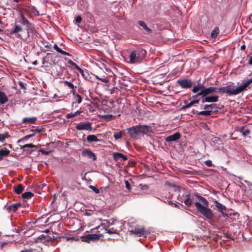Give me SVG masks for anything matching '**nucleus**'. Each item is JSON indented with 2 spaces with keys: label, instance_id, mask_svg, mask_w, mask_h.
I'll list each match as a JSON object with an SVG mask.
<instances>
[{
  "label": "nucleus",
  "instance_id": "79ce46f5",
  "mask_svg": "<svg viewBox=\"0 0 252 252\" xmlns=\"http://www.w3.org/2000/svg\"><path fill=\"white\" fill-rule=\"evenodd\" d=\"M33 136H34V134H31L27 135L23 138L18 140V142L19 143V142H21L23 139H28Z\"/></svg>",
  "mask_w": 252,
  "mask_h": 252
},
{
  "label": "nucleus",
  "instance_id": "8fccbe9b",
  "mask_svg": "<svg viewBox=\"0 0 252 252\" xmlns=\"http://www.w3.org/2000/svg\"><path fill=\"white\" fill-rule=\"evenodd\" d=\"M104 117L106 119H107L109 120H111L114 119V116H113L112 115H105Z\"/></svg>",
  "mask_w": 252,
  "mask_h": 252
},
{
  "label": "nucleus",
  "instance_id": "774afa93",
  "mask_svg": "<svg viewBox=\"0 0 252 252\" xmlns=\"http://www.w3.org/2000/svg\"><path fill=\"white\" fill-rule=\"evenodd\" d=\"M14 0V1H15V2H18V1H19V0Z\"/></svg>",
  "mask_w": 252,
  "mask_h": 252
},
{
  "label": "nucleus",
  "instance_id": "cd10ccee",
  "mask_svg": "<svg viewBox=\"0 0 252 252\" xmlns=\"http://www.w3.org/2000/svg\"><path fill=\"white\" fill-rule=\"evenodd\" d=\"M215 203H216V207L218 208L219 211L222 212L223 210L225 209V206L218 202L217 200L215 201Z\"/></svg>",
  "mask_w": 252,
  "mask_h": 252
},
{
  "label": "nucleus",
  "instance_id": "de8ad7c7",
  "mask_svg": "<svg viewBox=\"0 0 252 252\" xmlns=\"http://www.w3.org/2000/svg\"><path fill=\"white\" fill-rule=\"evenodd\" d=\"M192 105H193V103L192 102V101H190L189 103L188 104H187L185 106H184L183 107V109H187V108H189Z\"/></svg>",
  "mask_w": 252,
  "mask_h": 252
},
{
  "label": "nucleus",
  "instance_id": "37998d69",
  "mask_svg": "<svg viewBox=\"0 0 252 252\" xmlns=\"http://www.w3.org/2000/svg\"><path fill=\"white\" fill-rule=\"evenodd\" d=\"M89 188L91 189L95 193H98L99 192V189L93 186H90Z\"/></svg>",
  "mask_w": 252,
  "mask_h": 252
},
{
  "label": "nucleus",
  "instance_id": "dca6fc26",
  "mask_svg": "<svg viewBox=\"0 0 252 252\" xmlns=\"http://www.w3.org/2000/svg\"><path fill=\"white\" fill-rule=\"evenodd\" d=\"M99 238V236L97 234H89L82 238V241L89 242L91 240H97Z\"/></svg>",
  "mask_w": 252,
  "mask_h": 252
},
{
  "label": "nucleus",
  "instance_id": "69168bd1",
  "mask_svg": "<svg viewBox=\"0 0 252 252\" xmlns=\"http://www.w3.org/2000/svg\"><path fill=\"white\" fill-rule=\"evenodd\" d=\"M168 204L170 205H171V204H172V202L171 201H170L168 202Z\"/></svg>",
  "mask_w": 252,
  "mask_h": 252
},
{
  "label": "nucleus",
  "instance_id": "4be33fe9",
  "mask_svg": "<svg viewBox=\"0 0 252 252\" xmlns=\"http://www.w3.org/2000/svg\"><path fill=\"white\" fill-rule=\"evenodd\" d=\"M87 141L88 142L91 143L93 142H98L100 140L98 139L94 135H89L87 136Z\"/></svg>",
  "mask_w": 252,
  "mask_h": 252
},
{
  "label": "nucleus",
  "instance_id": "f257e3e1",
  "mask_svg": "<svg viewBox=\"0 0 252 252\" xmlns=\"http://www.w3.org/2000/svg\"><path fill=\"white\" fill-rule=\"evenodd\" d=\"M195 196L199 200L200 202L196 201L193 202V197H191L190 195L188 194L186 195V199L184 200V202L187 206H190L194 204L195 206L196 210L206 219L208 220L212 219L214 217V214L212 210L208 207L209 202L204 197L198 194H196Z\"/></svg>",
  "mask_w": 252,
  "mask_h": 252
},
{
  "label": "nucleus",
  "instance_id": "e2e57ef3",
  "mask_svg": "<svg viewBox=\"0 0 252 252\" xmlns=\"http://www.w3.org/2000/svg\"><path fill=\"white\" fill-rule=\"evenodd\" d=\"M37 63V62L36 61H34L33 63H32V64H34V65H36Z\"/></svg>",
  "mask_w": 252,
  "mask_h": 252
},
{
  "label": "nucleus",
  "instance_id": "7c9ffc66",
  "mask_svg": "<svg viewBox=\"0 0 252 252\" xmlns=\"http://www.w3.org/2000/svg\"><path fill=\"white\" fill-rule=\"evenodd\" d=\"M22 196L24 198L30 199L33 196V194L30 191H27L23 193Z\"/></svg>",
  "mask_w": 252,
  "mask_h": 252
},
{
  "label": "nucleus",
  "instance_id": "0e129e2a",
  "mask_svg": "<svg viewBox=\"0 0 252 252\" xmlns=\"http://www.w3.org/2000/svg\"><path fill=\"white\" fill-rule=\"evenodd\" d=\"M174 206L175 207H179V206H178V205L177 203H174Z\"/></svg>",
  "mask_w": 252,
  "mask_h": 252
},
{
  "label": "nucleus",
  "instance_id": "2eb2a0df",
  "mask_svg": "<svg viewBox=\"0 0 252 252\" xmlns=\"http://www.w3.org/2000/svg\"><path fill=\"white\" fill-rule=\"evenodd\" d=\"M138 127L139 132L142 133H146L147 132H150L152 129V127L150 126L139 125H137Z\"/></svg>",
  "mask_w": 252,
  "mask_h": 252
},
{
  "label": "nucleus",
  "instance_id": "f03ea898",
  "mask_svg": "<svg viewBox=\"0 0 252 252\" xmlns=\"http://www.w3.org/2000/svg\"><path fill=\"white\" fill-rule=\"evenodd\" d=\"M252 83V79H248L244 81L241 85L238 87L232 85L227 86L226 94L230 96L237 95L243 91L247 90L248 86Z\"/></svg>",
  "mask_w": 252,
  "mask_h": 252
},
{
  "label": "nucleus",
  "instance_id": "4d7b16f0",
  "mask_svg": "<svg viewBox=\"0 0 252 252\" xmlns=\"http://www.w3.org/2000/svg\"><path fill=\"white\" fill-rule=\"evenodd\" d=\"M199 99H195V100H193L192 101V102L193 103V104L194 105V104H197V103H198L199 102Z\"/></svg>",
  "mask_w": 252,
  "mask_h": 252
},
{
  "label": "nucleus",
  "instance_id": "c756f323",
  "mask_svg": "<svg viewBox=\"0 0 252 252\" xmlns=\"http://www.w3.org/2000/svg\"><path fill=\"white\" fill-rule=\"evenodd\" d=\"M80 113H81L80 111H77L76 112H75L74 113L71 112L66 115V118L67 119L72 118L74 117L77 116L78 115L80 114Z\"/></svg>",
  "mask_w": 252,
  "mask_h": 252
},
{
  "label": "nucleus",
  "instance_id": "473e14b6",
  "mask_svg": "<svg viewBox=\"0 0 252 252\" xmlns=\"http://www.w3.org/2000/svg\"><path fill=\"white\" fill-rule=\"evenodd\" d=\"M217 105L216 104H211L209 105H204L202 106V108L204 109H206L208 108H211V109L217 108Z\"/></svg>",
  "mask_w": 252,
  "mask_h": 252
},
{
  "label": "nucleus",
  "instance_id": "603ef678",
  "mask_svg": "<svg viewBox=\"0 0 252 252\" xmlns=\"http://www.w3.org/2000/svg\"><path fill=\"white\" fill-rule=\"evenodd\" d=\"M201 93H202V90L200 92L198 93L197 94L193 95L192 97L193 98H196L197 96L201 95L203 97H204V96H203V94H201Z\"/></svg>",
  "mask_w": 252,
  "mask_h": 252
},
{
  "label": "nucleus",
  "instance_id": "c03bdc74",
  "mask_svg": "<svg viewBox=\"0 0 252 252\" xmlns=\"http://www.w3.org/2000/svg\"><path fill=\"white\" fill-rule=\"evenodd\" d=\"M204 164L208 167H212L213 164L211 160H207L205 161Z\"/></svg>",
  "mask_w": 252,
  "mask_h": 252
},
{
  "label": "nucleus",
  "instance_id": "a19ab883",
  "mask_svg": "<svg viewBox=\"0 0 252 252\" xmlns=\"http://www.w3.org/2000/svg\"><path fill=\"white\" fill-rule=\"evenodd\" d=\"M226 90H227V86L220 87V88L218 89V93H226Z\"/></svg>",
  "mask_w": 252,
  "mask_h": 252
},
{
  "label": "nucleus",
  "instance_id": "c9c22d12",
  "mask_svg": "<svg viewBox=\"0 0 252 252\" xmlns=\"http://www.w3.org/2000/svg\"><path fill=\"white\" fill-rule=\"evenodd\" d=\"M105 230L109 234H116L118 233V230L115 229L114 228H111L110 229L105 228Z\"/></svg>",
  "mask_w": 252,
  "mask_h": 252
},
{
  "label": "nucleus",
  "instance_id": "09e8293b",
  "mask_svg": "<svg viewBox=\"0 0 252 252\" xmlns=\"http://www.w3.org/2000/svg\"><path fill=\"white\" fill-rule=\"evenodd\" d=\"M97 78L100 80H101L102 82L105 83H109V80L107 78H98L97 77Z\"/></svg>",
  "mask_w": 252,
  "mask_h": 252
},
{
  "label": "nucleus",
  "instance_id": "0eeeda50",
  "mask_svg": "<svg viewBox=\"0 0 252 252\" xmlns=\"http://www.w3.org/2000/svg\"><path fill=\"white\" fill-rule=\"evenodd\" d=\"M82 156L87 157L88 158L92 159L93 160H95L96 159L95 155L89 149H84L82 151Z\"/></svg>",
  "mask_w": 252,
  "mask_h": 252
},
{
  "label": "nucleus",
  "instance_id": "412c9836",
  "mask_svg": "<svg viewBox=\"0 0 252 252\" xmlns=\"http://www.w3.org/2000/svg\"><path fill=\"white\" fill-rule=\"evenodd\" d=\"M204 86L201 83H199L197 85L193 86V87L192 89V92L193 93H197L198 91L200 90V91H201V90H203V89H204Z\"/></svg>",
  "mask_w": 252,
  "mask_h": 252
},
{
  "label": "nucleus",
  "instance_id": "6e6552de",
  "mask_svg": "<svg viewBox=\"0 0 252 252\" xmlns=\"http://www.w3.org/2000/svg\"><path fill=\"white\" fill-rule=\"evenodd\" d=\"M131 233L138 235L139 236L146 235V231L143 226L136 225L134 229L130 231Z\"/></svg>",
  "mask_w": 252,
  "mask_h": 252
},
{
  "label": "nucleus",
  "instance_id": "a878e982",
  "mask_svg": "<svg viewBox=\"0 0 252 252\" xmlns=\"http://www.w3.org/2000/svg\"><path fill=\"white\" fill-rule=\"evenodd\" d=\"M23 189L24 188L21 184H18L17 186L14 187V191L18 194L22 193Z\"/></svg>",
  "mask_w": 252,
  "mask_h": 252
},
{
  "label": "nucleus",
  "instance_id": "f3484780",
  "mask_svg": "<svg viewBox=\"0 0 252 252\" xmlns=\"http://www.w3.org/2000/svg\"><path fill=\"white\" fill-rule=\"evenodd\" d=\"M115 220L113 219L109 220H104L101 223V225L103 226L105 228H108L110 226L115 224Z\"/></svg>",
  "mask_w": 252,
  "mask_h": 252
},
{
  "label": "nucleus",
  "instance_id": "b1692460",
  "mask_svg": "<svg viewBox=\"0 0 252 252\" xmlns=\"http://www.w3.org/2000/svg\"><path fill=\"white\" fill-rule=\"evenodd\" d=\"M54 49L57 51L58 52V53H61V54L62 55H66V56H70V55L65 52V51H63V50H62L60 48H59L58 45L56 44H54Z\"/></svg>",
  "mask_w": 252,
  "mask_h": 252
},
{
  "label": "nucleus",
  "instance_id": "6ab92c4d",
  "mask_svg": "<svg viewBox=\"0 0 252 252\" xmlns=\"http://www.w3.org/2000/svg\"><path fill=\"white\" fill-rule=\"evenodd\" d=\"M21 204L19 203H16L13 204L11 205L8 206L7 207L6 209L9 211H13L14 212H16L17 209L21 207Z\"/></svg>",
  "mask_w": 252,
  "mask_h": 252
},
{
  "label": "nucleus",
  "instance_id": "338daca9",
  "mask_svg": "<svg viewBox=\"0 0 252 252\" xmlns=\"http://www.w3.org/2000/svg\"><path fill=\"white\" fill-rule=\"evenodd\" d=\"M45 47L46 48H49V46L48 45H45Z\"/></svg>",
  "mask_w": 252,
  "mask_h": 252
},
{
  "label": "nucleus",
  "instance_id": "2f4dec72",
  "mask_svg": "<svg viewBox=\"0 0 252 252\" xmlns=\"http://www.w3.org/2000/svg\"><path fill=\"white\" fill-rule=\"evenodd\" d=\"M9 153H10L9 151L7 149H5L4 150H0V156L2 158L3 157H6V156H8L9 154Z\"/></svg>",
  "mask_w": 252,
  "mask_h": 252
},
{
  "label": "nucleus",
  "instance_id": "7ed1b4c3",
  "mask_svg": "<svg viewBox=\"0 0 252 252\" xmlns=\"http://www.w3.org/2000/svg\"><path fill=\"white\" fill-rule=\"evenodd\" d=\"M145 54L144 50H135L131 52L129 55V63H140L143 59Z\"/></svg>",
  "mask_w": 252,
  "mask_h": 252
},
{
  "label": "nucleus",
  "instance_id": "a18cd8bd",
  "mask_svg": "<svg viewBox=\"0 0 252 252\" xmlns=\"http://www.w3.org/2000/svg\"><path fill=\"white\" fill-rule=\"evenodd\" d=\"M76 99L78 102V103H80L82 102V97L80 95L77 94L75 96Z\"/></svg>",
  "mask_w": 252,
  "mask_h": 252
},
{
  "label": "nucleus",
  "instance_id": "72a5a7b5",
  "mask_svg": "<svg viewBox=\"0 0 252 252\" xmlns=\"http://www.w3.org/2000/svg\"><path fill=\"white\" fill-rule=\"evenodd\" d=\"M219 33V29L218 27H215L212 31L211 35L212 37H216Z\"/></svg>",
  "mask_w": 252,
  "mask_h": 252
},
{
  "label": "nucleus",
  "instance_id": "393cba45",
  "mask_svg": "<svg viewBox=\"0 0 252 252\" xmlns=\"http://www.w3.org/2000/svg\"><path fill=\"white\" fill-rule=\"evenodd\" d=\"M126 134L125 131V129L119 131V132L117 133H115L114 134V137L115 138V139H118L121 138L123 136H126Z\"/></svg>",
  "mask_w": 252,
  "mask_h": 252
},
{
  "label": "nucleus",
  "instance_id": "20e7f679",
  "mask_svg": "<svg viewBox=\"0 0 252 252\" xmlns=\"http://www.w3.org/2000/svg\"><path fill=\"white\" fill-rule=\"evenodd\" d=\"M19 23L23 26H26L27 32L25 35V39H27L30 36V33L33 32L34 29L32 24L24 17L23 15H21Z\"/></svg>",
  "mask_w": 252,
  "mask_h": 252
},
{
  "label": "nucleus",
  "instance_id": "bf43d9fd",
  "mask_svg": "<svg viewBox=\"0 0 252 252\" xmlns=\"http://www.w3.org/2000/svg\"><path fill=\"white\" fill-rule=\"evenodd\" d=\"M20 252H32V250H29V249H26V250H22Z\"/></svg>",
  "mask_w": 252,
  "mask_h": 252
},
{
  "label": "nucleus",
  "instance_id": "39448f33",
  "mask_svg": "<svg viewBox=\"0 0 252 252\" xmlns=\"http://www.w3.org/2000/svg\"><path fill=\"white\" fill-rule=\"evenodd\" d=\"M177 83L182 89H189L192 87V82L191 80L186 78H182L177 80Z\"/></svg>",
  "mask_w": 252,
  "mask_h": 252
},
{
  "label": "nucleus",
  "instance_id": "a211bd4d",
  "mask_svg": "<svg viewBox=\"0 0 252 252\" xmlns=\"http://www.w3.org/2000/svg\"><path fill=\"white\" fill-rule=\"evenodd\" d=\"M8 101V97L5 94L0 90V104H3Z\"/></svg>",
  "mask_w": 252,
  "mask_h": 252
},
{
  "label": "nucleus",
  "instance_id": "c85d7f7f",
  "mask_svg": "<svg viewBox=\"0 0 252 252\" xmlns=\"http://www.w3.org/2000/svg\"><path fill=\"white\" fill-rule=\"evenodd\" d=\"M35 147V146L32 144H27L23 146H20V149L22 150L23 151H26L27 150L26 148H32Z\"/></svg>",
  "mask_w": 252,
  "mask_h": 252
},
{
  "label": "nucleus",
  "instance_id": "ddd939ff",
  "mask_svg": "<svg viewBox=\"0 0 252 252\" xmlns=\"http://www.w3.org/2000/svg\"><path fill=\"white\" fill-rule=\"evenodd\" d=\"M113 159L116 161H125L127 160L126 156L120 153H114L113 154Z\"/></svg>",
  "mask_w": 252,
  "mask_h": 252
},
{
  "label": "nucleus",
  "instance_id": "4468645a",
  "mask_svg": "<svg viewBox=\"0 0 252 252\" xmlns=\"http://www.w3.org/2000/svg\"><path fill=\"white\" fill-rule=\"evenodd\" d=\"M218 96L217 95H210L204 96L202 100V103L204 102H215L218 100Z\"/></svg>",
  "mask_w": 252,
  "mask_h": 252
},
{
  "label": "nucleus",
  "instance_id": "052dcab7",
  "mask_svg": "<svg viewBox=\"0 0 252 252\" xmlns=\"http://www.w3.org/2000/svg\"><path fill=\"white\" fill-rule=\"evenodd\" d=\"M249 64L252 65V56L250 57V59L249 61Z\"/></svg>",
  "mask_w": 252,
  "mask_h": 252
},
{
  "label": "nucleus",
  "instance_id": "864d4df0",
  "mask_svg": "<svg viewBox=\"0 0 252 252\" xmlns=\"http://www.w3.org/2000/svg\"><path fill=\"white\" fill-rule=\"evenodd\" d=\"M75 21H76V22L77 23H79L81 22L82 21V18L80 16H78L77 17H76V18H75Z\"/></svg>",
  "mask_w": 252,
  "mask_h": 252
},
{
  "label": "nucleus",
  "instance_id": "6e6d98bb",
  "mask_svg": "<svg viewBox=\"0 0 252 252\" xmlns=\"http://www.w3.org/2000/svg\"><path fill=\"white\" fill-rule=\"evenodd\" d=\"M32 131H36V132H40L42 131V129H34L32 130Z\"/></svg>",
  "mask_w": 252,
  "mask_h": 252
},
{
  "label": "nucleus",
  "instance_id": "9b49d317",
  "mask_svg": "<svg viewBox=\"0 0 252 252\" xmlns=\"http://www.w3.org/2000/svg\"><path fill=\"white\" fill-rule=\"evenodd\" d=\"M218 93V88L216 87H210L209 88H205L202 90L201 94H203V96H206L210 94Z\"/></svg>",
  "mask_w": 252,
  "mask_h": 252
},
{
  "label": "nucleus",
  "instance_id": "e433bc0d",
  "mask_svg": "<svg viewBox=\"0 0 252 252\" xmlns=\"http://www.w3.org/2000/svg\"><path fill=\"white\" fill-rule=\"evenodd\" d=\"M9 137L8 132H5L3 134H0V142H3L5 138Z\"/></svg>",
  "mask_w": 252,
  "mask_h": 252
},
{
  "label": "nucleus",
  "instance_id": "13d9d810",
  "mask_svg": "<svg viewBox=\"0 0 252 252\" xmlns=\"http://www.w3.org/2000/svg\"><path fill=\"white\" fill-rule=\"evenodd\" d=\"M148 187L147 185H143V186H142L141 189H148Z\"/></svg>",
  "mask_w": 252,
  "mask_h": 252
},
{
  "label": "nucleus",
  "instance_id": "423d86ee",
  "mask_svg": "<svg viewBox=\"0 0 252 252\" xmlns=\"http://www.w3.org/2000/svg\"><path fill=\"white\" fill-rule=\"evenodd\" d=\"M75 128L78 130L91 131L92 130V123L89 122L79 123L76 126Z\"/></svg>",
  "mask_w": 252,
  "mask_h": 252
},
{
  "label": "nucleus",
  "instance_id": "680f3d73",
  "mask_svg": "<svg viewBox=\"0 0 252 252\" xmlns=\"http://www.w3.org/2000/svg\"><path fill=\"white\" fill-rule=\"evenodd\" d=\"M246 48V46L244 44V45H242L241 46V50H245Z\"/></svg>",
  "mask_w": 252,
  "mask_h": 252
},
{
  "label": "nucleus",
  "instance_id": "9d476101",
  "mask_svg": "<svg viewBox=\"0 0 252 252\" xmlns=\"http://www.w3.org/2000/svg\"><path fill=\"white\" fill-rule=\"evenodd\" d=\"M22 31V27L20 25H17L15 26L14 28L11 31L10 34H15V36L16 37L20 38V39H26L25 36H24V37H23L22 36V35L20 33H19V32H21Z\"/></svg>",
  "mask_w": 252,
  "mask_h": 252
},
{
  "label": "nucleus",
  "instance_id": "bb28decb",
  "mask_svg": "<svg viewBox=\"0 0 252 252\" xmlns=\"http://www.w3.org/2000/svg\"><path fill=\"white\" fill-rule=\"evenodd\" d=\"M240 131L242 133L243 135L245 136H248L250 133V129L244 126L242 127Z\"/></svg>",
  "mask_w": 252,
  "mask_h": 252
},
{
  "label": "nucleus",
  "instance_id": "f704fd0d",
  "mask_svg": "<svg viewBox=\"0 0 252 252\" xmlns=\"http://www.w3.org/2000/svg\"><path fill=\"white\" fill-rule=\"evenodd\" d=\"M212 114L211 110H205L200 112L198 114L202 116H210Z\"/></svg>",
  "mask_w": 252,
  "mask_h": 252
},
{
  "label": "nucleus",
  "instance_id": "49530a36",
  "mask_svg": "<svg viewBox=\"0 0 252 252\" xmlns=\"http://www.w3.org/2000/svg\"><path fill=\"white\" fill-rule=\"evenodd\" d=\"M39 152H40L42 154H43L44 155H48L50 153V151H46L44 150L43 149H40L39 150Z\"/></svg>",
  "mask_w": 252,
  "mask_h": 252
},
{
  "label": "nucleus",
  "instance_id": "5fc2aeb1",
  "mask_svg": "<svg viewBox=\"0 0 252 252\" xmlns=\"http://www.w3.org/2000/svg\"><path fill=\"white\" fill-rule=\"evenodd\" d=\"M18 84L20 86L21 88H22V89H25V84H24V83L23 82L19 81L18 82Z\"/></svg>",
  "mask_w": 252,
  "mask_h": 252
},
{
  "label": "nucleus",
  "instance_id": "f8f14e48",
  "mask_svg": "<svg viewBox=\"0 0 252 252\" xmlns=\"http://www.w3.org/2000/svg\"><path fill=\"white\" fill-rule=\"evenodd\" d=\"M181 138V134L177 132L174 134L169 135L165 138V141L167 142H175Z\"/></svg>",
  "mask_w": 252,
  "mask_h": 252
},
{
  "label": "nucleus",
  "instance_id": "ea45409f",
  "mask_svg": "<svg viewBox=\"0 0 252 252\" xmlns=\"http://www.w3.org/2000/svg\"><path fill=\"white\" fill-rule=\"evenodd\" d=\"M63 83L70 89H74L75 87L71 82H68V81L65 80L63 81Z\"/></svg>",
  "mask_w": 252,
  "mask_h": 252
},
{
  "label": "nucleus",
  "instance_id": "58836bf2",
  "mask_svg": "<svg viewBox=\"0 0 252 252\" xmlns=\"http://www.w3.org/2000/svg\"><path fill=\"white\" fill-rule=\"evenodd\" d=\"M81 74L82 76L85 78H87V75H88V73L86 72V73L84 71L83 69H82L80 67L77 69Z\"/></svg>",
  "mask_w": 252,
  "mask_h": 252
},
{
  "label": "nucleus",
  "instance_id": "1a4fd4ad",
  "mask_svg": "<svg viewBox=\"0 0 252 252\" xmlns=\"http://www.w3.org/2000/svg\"><path fill=\"white\" fill-rule=\"evenodd\" d=\"M125 131L126 134V133H128L132 137H134L139 132L138 127L137 125L125 129Z\"/></svg>",
  "mask_w": 252,
  "mask_h": 252
},
{
  "label": "nucleus",
  "instance_id": "4c0bfd02",
  "mask_svg": "<svg viewBox=\"0 0 252 252\" xmlns=\"http://www.w3.org/2000/svg\"><path fill=\"white\" fill-rule=\"evenodd\" d=\"M67 63L70 64L71 66H70V67H71V66H72L73 68L77 69L79 66L77 65V64L76 63H74L71 60H69L67 62Z\"/></svg>",
  "mask_w": 252,
  "mask_h": 252
},
{
  "label": "nucleus",
  "instance_id": "aec40b11",
  "mask_svg": "<svg viewBox=\"0 0 252 252\" xmlns=\"http://www.w3.org/2000/svg\"><path fill=\"white\" fill-rule=\"evenodd\" d=\"M137 23L139 26L142 27L147 33H150L152 32V30L147 27L146 23L144 21H138Z\"/></svg>",
  "mask_w": 252,
  "mask_h": 252
},
{
  "label": "nucleus",
  "instance_id": "5701e85b",
  "mask_svg": "<svg viewBox=\"0 0 252 252\" xmlns=\"http://www.w3.org/2000/svg\"><path fill=\"white\" fill-rule=\"evenodd\" d=\"M37 118L36 117H25L23 119V123L29 124H35Z\"/></svg>",
  "mask_w": 252,
  "mask_h": 252
},
{
  "label": "nucleus",
  "instance_id": "3c124183",
  "mask_svg": "<svg viewBox=\"0 0 252 252\" xmlns=\"http://www.w3.org/2000/svg\"><path fill=\"white\" fill-rule=\"evenodd\" d=\"M125 185H126V188L127 189L130 190L131 189L130 185L129 184V183H128V182L127 181H125Z\"/></svg>",
  "mask_w": 252,
  "mask_h": 252
}]
</instances>
